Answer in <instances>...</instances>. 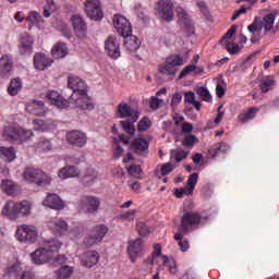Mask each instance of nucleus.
I'll list each match as a JSON object with an SVG mask.
<instances>
[{
	"instance_id": "f257e3e1",
	"label": "nucleus",
	"mask_w": 279,
	"mask_h": 279,
	"mask_svg": "<svg viewBox=\"0 0 279 279\" xmlns=\"http://www.w3.org/2000/svg\"><path fill=\"white\" fill-rule=\"evenodd\" d=\"M199 223H204V218L198 213L191 211L185 213L181 219V231L174 234L175 241H178L181 252H189L191 245L189 240H184L182 232H189L190 228H197Z\"/></svg>"
},
{
	"instance_id": "f03ea898",
	"label": "nucleus",
	"mask_w": 279,
	"mask_h": 279,
	"mask_svg": "<svg viewBox=\"0 0 279 279\" xmlns=\"http://www.w3.org/2000/svg\"><path fill=\"white\" fill-rule=\"evenodd\" d=\"M33 208L34 204L31 201H8L2 208V215L12 221H16L20 216L29 217Z\"/></svg>"
},
{
	"instance_id": "7ed1b4c3",
	"label": "nucleus",
	"mask_w": 279,
	"mask_h": 279,
	"mask_svg": "<svg viewBox=\"0 0 279 279\" xmlns=\"http://www.w3.org/2000/svg\"><path fill=\"white\" fill-rule=\"evenodd\" d=\"M276 19H278V11H271L262 20L259 16H255L253 23L248 25L247 29L251 34H260L264 29V34L267 35L271 29H274Z\"/></svg>"
},
{
	"instance_id": "20e7f679",
	"label": "nucleus",
	"mask_w": 279,
	"mask_h": 279,
	"mask_svg": "<svg viewBox=\"0 0 279 279\" xmlns=\"http://www.w3.org/2000/svg\"><path fill=\"white\" fill-rule=\"evenodd\" d=\"M40 236V231L38 227L34 225H19L15 231V239L20 243H28V245H34V243L38 242Z\"/></svg>"
},
{
	"instance_id": "39448f33",
	"label": "nucleus",
	"mask_w": 279,
	"mask_h": 279,
	"mask_svg": "<svg viewBox=\"0 0 279 279\" xmlns=\"http://www.w3.org/2000/svg\"><path fill=\"white\" fill-rule=\"evenodd\" d=\"M184 58L180 54H171L166 58V61L158 66V72L167 77H175L180 66H183Z\"/></svg>"
},
{
	"instance_id": "423d86ee",
	"label": "nucleus",
	"mask_w": 279,
	"mask_h": 279,
	"mask_svg": "<svg viewBox=\"0 0 279 279\" xmlns=\"http://www.w3.org/2000/svg\"><path fill=\"white\" fill-rule=\"evenodd\" d=\"M25 182L36 184V186H49L51 184V175L45 171L35 168H27L23 173Z\"/></svg>"
},
{
	"instance_id": "0eeeda50",
	"label": "nucleus",
	"mask_w": 279,
	"mask_h": 279,
	"mask_svg": "<svg viewBox=\"0 0 279 279\" xmlns=\"http://www.w3.org/2000/svg\"><path fill=\"white\" fill-rule=\"evenodd\" d=\"M155 14L159 21H166V23H171L175 19V13L173 12V1L171 0H159L155 4Z\"/></svg>"
},
{
	"instance_id": "6e6552de",
	"label": "nucleus",
	"mask_w": 279,
	"mask_h": 279,
	"mask_svg": "<svg viewBox=\"0 0 279 279\" xmlns=\"http://www.w3.org/2000/svg\"><path fill=\"white\" fill-rule=\"evenodd\" d=\"M106 234H108V227H106V225H98L90 230L89 234L86 235L83 243L86 247L99 245V243L104 241Z\"/></svg>"
},
{
	"instance_id": "1a4fd4ad",
	"label": "nucleus",
	"mask_w": 279,
	"mask_h": 279,
	"mask_svg": "<svg viewBox=\"0 0 279 279\" xmlns=\"http://www.w3.org/2000/svg\"><path fill=\"white\" fill-rule=\"evenodd\" d=\"M113 27L116 28V32L121 36L122 38H128V36H132V24H130V21L128 17L116 14L113 16Z\"/></svg>"
},
{
	"instance_id": "9d476101",
	"label": "nucleus",
	"mask_w": 279,
	"mask_h": 279,
	"mask_svg": "<svg viewBox=\"0 0 279 279\" xmlns=\"http://www.w3.org/2000/svg\"><path fill=\"white\" fill-rule=\"evenodd\" d=\"M177 16L179 19V25L187 36L195 34V26L191 21V15L182 7H177Z\"/></svg>"
},
{
	"instance_id": "9b49d317",
	"label": "nucleus",
	"mask_w": 279,
	"mask_h": 279,
	"mask_svg": "<svg viewBox=\"0 0 279 279\" xmlns=\"http://www.w3.org/2000/svg\"><path fill=\"white\" fill-rule=\"evenodd\" d=\"M117 112L120 119H130L131 123H136L141 117V111L138 109H132L128 102L119 104Z\"/></svg>"
},
{
	"instance_id": "f8f14e48",
	"label": "nucleus",
	"mask_w": 279,
	"mask_h": 279,
	"mask_svg": "<svg viewBox=\"0 0 279 279\" xmlns=\"http://www.w3.org/2000/svg\"><path fill=\"white\" fill-rule=\"evenodd\" d=\"M85 12L92 21H101V19H104L101 2L99 0H86Z\"/></svg>"
},
{
	"instance_id": "ddd939ff",
	"label": "nucleus",
	"mask_w": 279,
	"mask_h": 279,
	"mask_svg": "<svg viewBox=\"0 0 279 279\" xmlns=\"http://www.w3.org/2000/svg\"><path fill=\"white\" fill-rule=\"evenodd\" d=\"M17 49L21 56H32L34 53V37L28 33L20 35Z\"/></svg>"
},
{
	"instance_id": "4468645a",
	"label": "nucleus",
	"mask_w": 279,
	"mask_h": 279,
	"mask_svg": "<svg viewBox=\"0 0 279 279\" xmlns=\"http://www.w3.org/2000/svg\"><path fill=\"white\" fill-rule=\"evenodd\" d=\"M48 228L56 236L69 234V222L62 218H53L48 222Z\"/></svg>"
},
{
	"instance_id": "2eb2a0df",
	"label": "nucleus",
	"mask_w": 279,
	"mask_h": 279,
	"mask_svg": "<svg viewBox=\"0 0 279 279\" xmlns=\"http://www.w3.org/2000/svg\"><path fill=\"white\" fill-rule=\"evenodd\" d=\"M68 86L73 90L70 99H77V95L86 90V83L80 76L75 75L68 77Z\"/></svg>"
},
{
	"instance_id": "dca6fc26",
	"label": "nucleus",
	"mask_w": 279,
	"mask_h": 279,
	"mask_svg": "<svg viewBox=\"0 0 279 279\" xmlns=\"http://www.w3.org/2000/svg\"><path fill=\"white\" fill-rule=\"evenodd\" d=\"M126 252L131 262L136 263L141 254H143V240L137 238L129 241Z\"/></svg>"
},
{
	"instance_id": "f3484780",
	"label": "nucleus",
	"mask_w": 279,
	"mask_h": 279,
	"mask_svg": "<svg viewBox=\"0 0 279 279\" xmlns=\"http://www.w3.org/2000/svg\"><path fill=\"white\" fill-rule=\"evenodd\" d=\"M105 51L109 58H113V60L121 58V47L117 37L110 36L105 40Z\"/></svg>"
},
{
	"instance_id": "a211bd4d",
	"label": "nucleus",
	"mask_w": 279,
	"mask_h": 279,
	"mask_svg": "<svg viewBox=\"0 0 279 279\" xmlns=\"http://www.w3.org/2000/svg\"><path fill=\"white\" fill-rule=\"evenodd\" d=\"M70 105L74 106V108H80L81 110H93L94 108L86 89L85 92L78 93L76 99L70 98Z\"/></svg>"
},
{
	"instance_id": "6ab92c4d",
	"label": "nucleus",
	"mask_w": 279,
	"mask_h": 279,
	"mask_svg": "<svg viewBox=\"0 0 279 279\" xmlns=\"http://www.w3.org/2000/svg\"><path fill=\"white\" fill-rule=\"evenodd\" d=\"M46 97L52 106H56L60 110H64V108H69L70 106L69 100L64 99V96L60 95L57 90H49Z\"/></svg>"
},
{
	"instance_id": "aec40b11",
	"label": "nucleus",
	"mask_w": 279,
	"mask_h": 279,
	"mask_svg": "<svg viewBox=\"0 0 279 279\" xmlns=\"http://www.w3.org/2000/svg\"><path fill=\"white\" fill-rule=\"evenodd\" d=\"M66 141L75 147H84V145H86L88 141V137L85 133H82L80 131H71L66 133Z\"/></svg>"
},
{
	"instance_id": "412c9836",
	"label": "nucleus",
	"mask_w": 279,
	"mask_h": 279,
	"mask_svg": "<svg viewBox=\"0 0 279 279\" xmlns=\"http://www.w3.org/2000/svg\"><path fill=\"white\" fill-rule=\"evenodd\" d=\"M81 205L86 208L89 215H95L99 210V206H101V201L97 196H85L81 201Z\"/></svg>"
},
{
	"instance_id": "4be33fe9",
	"label": "nucleus",
	"mask_w": 279,
	"mask_h": 279,
	"mask_svg": "<svg viewBox=\"0 0 279 279\" xmlns=\"http://www.w3.org/2000/svg\"><path fill=\"white\" fill-rule=\"evenodd\" d=\"M26 23H28V29H44L45 28V21L43 20V15L36 11L29 12L28 16L26 17Z\"/></svg>"
},
{
	"instance_id": "5701e85b",
	"label": "nucleus",
	"mask_w": 279,
	"mask_h": 279,
	"mask_svg": "<svg viewBox=\"0 0 279 279\" xmlns=\"http://www.w3.org/2000/svg\"><path fill=\"white\" fill-rule=\"evenodd\" d=\"M43 206H46V208H52L53 210H62V208H64V202L60 199L58 194H48L43 201Z\"/></svg>"
},
{
	"instance_id": "b1692460",
	"label": "nucleus",
	"mask_w": 279,
	"mask_h": 279,
	"mask_svg": "<svg viewBox=\"0 0 279 279\" xmlns=\"http://www.w3.org/2000/svg\"><path fill=\"white\" fill-rule=\"evenodd\" d=\"M71 23L76 36L84 37L86 36V32H88V27L86 26V22L80 15H73L71 17Z\"/></svg>"
},
{
	"instance_id": "393cba45",
	"label": "nucleus",
	"mask_w": 279,
	"mask_h": 279,
	"mask_svg": "<svg viewBox=\"0 0 279 279\" xmlns=\"http://www.w3.org/2000/svg\"><path fill=\"white\" fill-rule=\"evenodd\" d=\"M17 132L19 125L7 123L2 126L1 136L4 141H9V143H14V141H16Z\"/></svg>"
},
{
	"instance_id": "a878e982",
	"label": "nucleus",
	"mask_w": 279,
	"mask_h": 279,
	"mask_svg": "<svg viewBox=\"0 0 279 279\" xmlns=\"http://www.w3.org/2000/svg\"><path fill=\"white\" fill-rule=\"evenodd\" d=\"M99 263V253L97 251H86L81 257L83 267H95Z\"/></svg>"
},
{
	"instance_id": "bb28decb",
	"label": "nucleus",
	"mask_w": 279,
	"mask_h": 279,
	"mask_svg": "<svg viewBox=\"0 0 279 279\" xmlns=\"http://www.w3.org/2000/svg\"><path fill=\"white\" fill-rule=\"evenodd\" d=\"M31 258L35 265H45L51 258L49 252L43 246L31 254Z\"/></svg>"
},
{
	"instance_id": "cd10ccee",
	"label": "nucleus",
	"mask_w": 279,
	"mask_h": 279,
	"mask_svg": "<svg viewBox=\"0 0 279 279\" xmlns=\"http://www.w3.org/2000/svg\"><path fill=\"white\" fill-rule=\"evenodd\" d=\"M26 110L36 117H45V114H47V107H45V102L40 100H33L26 106Z\"/></svg>"
},
{
	"instance_id": "c85d7f7f",
	"label": "nucleus",
	"mask_w": 279,
	"mask_h": 279,
	"mask_svg": "<svg viewBox=\"0 0 279 279\" xmlns=\"http://www.w3.org/2000/svg\"><path fill=\"white\" fill-rule=\"evenodd\" d=\"M12 57L10 54H2L0 58V75L3 78L10 77V72L12 71Z\"/></svg>"
},
{
	"instance_id": "c756f323",
	"label": "nucleus",
	"mask_w": 279,
	"mask_h": 279,
	"mask_svg": "<svg viewBox=\"0 0 279 279\" xmlns=\"http://www.w3.org/2000/svg\"><path fill=\"white\" fill-rule=\"evenodd\" d=\"M53 64V60L46 57L45 53H37L34 57V66L37 71H45V69H48V66H51Z\"/></svg>"
},
{
	"instance_id": "7c9ffc66",
	"label": "nucleus",
	"mask_w": 279,
	"mask_h": 279,
	"mask_svg": "<svg viewBox=\"0 0 279 279\" xmlns=\"http://www.w3.org/2000/svg\"><path fill=\"white\" fill-rule=\"evenodd\" d=\"M0 186L5 195H19V193H21V185L12 180H2Z\"/></svg>"
},
{
	"instance_id": "2f4dec72",
	"label": "nucleus",
	"mask_w": 279,
	"mask_h": 279,
	"mask_svg": "<svg viewBox=\"0 0 279 279\" xmlns=\"http://www.w3.org/2000/svg\"><path fill=\"white\" fill-rule=\"evenodd\" d=\"M51 53L52 57L57 60H62V58H66V56H69V47L66 46V44L58 41L53 45Z\"/></svg>"
},
{
	"instance_id": "473e14b6",
	"label": "nucleus",
	"mask_w": 279,
	"mask_h": 279,
	"mask_svg": "<svg viewBox=\"0 0 279 279\" xmlns=\"http://www.w3.org/2000/svg\"><path fill=\"white\" fill-rule=\"evenodd\" d=\"M162 95H167V88L162 87L159 89L155 96L150 98V108L151 110H158L159 108H162L165 106V99H162Z\"/></svg>"
},
{
	"instance_id": "72a5a7b5",
	"label": "nucleus",
	"mask_w": 279,
	"mask_h": 279,
	"mask_svg": "<svg viewBox=\"0 0 279 279\" xmlns=\"http://www.w3.org/2000/svg\"><path fill=\"white\" fill-rule=\"evenodd\" d=\"M80 170L74 166H65L58 171V178L60 180H69V178H77Z\"/></svg>"
},
{
	"instance_id": "f704fd0d",
	"label": "nucleus",
	"mask_w": 279,
	"mask_h": 279,
	"mask_svg": "<svg viewBox=\"0 0 279 279\" xmlns=\"http://www.w3.org/2000/svg\"><path fill=\"white\" fill-rule=\"evenodd\" d=\"M33 126L36 132H52V130H56V122L34 120Z\"/></svg>"
},
{
	"instance_id": "c9c22d12",
	"label": "nucleus",
	"mask_w": 279,
	"mask_h": 279,
	"mask_svg": "<svg viewBox=\"0 0 279 279\" xmlns=\"http://www.w3.org/2000/svg\"><path fill=\"white\" fill-rule=\"evenodd\" d=\"M124 38V47L126 51H130L131 53H134L141 49V40L136 36L129 35Z\"/></svg>"
},
{
	"instance_id": "e433bc0d",
	"label": "nucleus",
	"mask_w": 279,
	"mask_h": 279,
	"mask_svg": "<svg viewBox=\"0 0 279 279\" xmlns=\"http://www.w3.org/2000/svg\"><path fill=\"white\" fill-rule=\"evenodd\" d=\"M131 148L135 154H147V150L149 149V142L142 137L135 138Z\"/></svg>"
},
{
	"instance_id": "4c0bfd02",
	"label": "nucleus",
	"mask_w": 279,
	"mask_h": 279,
	"mask_svg": "<svg viewBox=\"0 0 279 279\" xmlns=\"http://www.w3.org/2000/svg\"><path fill=\"white\" fill-rule=\"evenodd\" d=\"M0 158L7 160V162H12L16 160V150H14V147L0 146Z\"/></svg>"
},
{
	"instance_id": "58836bf2",
	"label": "nucleus",
	"mask_w": 279,
	"mask_h": 279,
	"mask_svg": "<svg viewBox=\"0 0 279 279\" xmlns=\"http://www.w3.org/2000/svg\"><path fill=\"white\" fill-rule=\"evenodd\" d=\"M44 247L48 251V254H56L60 252V247H62V242L56 239L48 240L44 242Z\"/></svg>"
},
{
	"instance_id": "ea45409f",
	"label": "nucleus",
	"mask_w": 279,
	"mask_h": 279,
	"mask_svg": "<svg viewBox=\"0 0 279 279\" xmlns=\"http://www.w3.org/2000/svg\"><path fill=\"white\" fill-rule=\"evenodd\" d=\"M21 88H23V82L21 78H13L8 86V93L11 97H16Z\"/></svg>"
},
{
	"instance_id": "a19ab883",
	"label": "nucleus",
	"mask_w": 279,
	"mask_h": 279,
	"mask_svg": "<svg viewBox=\"0 0 279 279\" xmlns=\"http://www.w3.org/2000/svg\"><path fill=\"white\" fill-rule=\"evenodd\" d=\"M97 178H99V173H97L95 169L88 168L82 175V182H84V184H92V182H95Z\"/></svg>"
},
{
	"instance_id": "79ce46f5",
	"label": "nucleus",
	"mask_w": 279,
	"mask_h": 279,
	"mask_svg": "<svg viewBox=\"0 0 279 279\" xmlns=\"http://www.w3.org/2000/svg\"><path fill=\"white\" fill-rule=\"evenodd\" d=\"M33 136H34V132H32V130L17 126V135L15 141H20V143H25L29 141V138H32Z\"/></svg>"
},
{
	"instance_id": "37998d69",
	"label": "nucleus",
	"mask_w": 279,
	"mask_h": 279,
	"mask_svg": "<svg viewBox=\"0 0 279 279\" xmlns=\"http://www.w3.org/2000/svg\"><path fill=\"white\" fill-rule=\"evenodd\" d=\"M73 267L71 266H61L59 269L56 270V277L59 279H69L73 276Z\"/></svg>"
},
{
	"instance_id": "c03bdc74",
	"label": "nucleus",
	"mask_w": 279,
	"mask_h": 279,
	"mask_svg": "<svg viewBox=\"0 0 279 279\" xmlns=\"http://www.w3.org/2000/svg\"><path fill=\"white\" fill-rule=\"evenodd\" d=\"M71 241H80L82 239V235L84 234V229L80 226L69 227L68 233Z\"/></svg>"
},
{
	"instance_id": "a18cd8bd",
	"label": "nucleus",
	"mask_w": 279,
	"mask_h": 279,
	"mask_svg": "<svg viewBox=\"0 0 279 279\" xmlns=\"http://www.w3.org/2000/svg\"><path fill=\"white\" fill-rule=\"evenodd\" d=\"M276 86V81L274 76H266L260 82V88L263 93H269Z\"/></svg>"
},
{
	"instance_id": "49530a36",
	"label": "nucleus",
	"mask_w": 279,
	"mask_h": 279,
	"mask_svg": "<svg viewBox=\"0 0 279 279\" xmlns=\"http://www.w3.org/2000/svg\"><path fill=\"white\" fill-rule=\"evenodd\" d=\"M23 269H24L23 263H21V260H15L12 264H10L8 271L11 276L15 275V278H16L19 274H23V271H25Z\"/></svg>"
},
{
	"instance_id": "de8ad7c7",
	"label": "nucleus",
	"mask_w": 279,
	"mask_h": 279,
	"mask_svg": "<svg viewBox=\"0 0 279 279\" xmlns=\"http://www.w3.org/2000/svg\"><path fill=\"white\" fill-rule=\"evenodd\" d=\"M256 112H258V109L250 108L247 111L239 114V121L242 123H247V121H252V119L256 117Z\"/></svg>"
},
{
	"instance_id": "09e8293b",
	"label": "nucleus",
	"mask_w": 279,
	"mask_h": 279,
	"mask_svg": "<svg viewBox=\"0 0 279 279\" xmlns=\"http://www.w3.org/2000/svg\"><path fill=\"white\" fill-rule=\"evenodd\" d=\"M189 156V151L182 149V148H177L171 150V159L175 160V162H182Z\"/></svg>"
},
{
	"instance_id": "8fccbe9b",
	"label": "nucleus",
	"mask_w": 279,
	"mask_h": 279,
	"mask_svg": "<svg viewBox=\"0 0 279 279\" xmlns=\"http://www.w3.org/2000/svg\"><path fill=\"white\" fill-rule=\"evenodd\" d=\"M37 149L39 151H51L53 149V144L51 143V140L47 138H40L39 142L37 143Z\"/></svg>"
},
{
	"instance_id": "3c124183",
	"label": "nucleus",
	"mask_w": 279,
	"mask_h": 279,
	"mask_svg": "<svg viewBox=\"0 0 279 279\" xmlns=\"http://www.w3.org/2000/svg\"><path fill=\"white\" fill-rule=\"evenodd\" d=\"M163 265L168 268L170 274H178V265L175 264V259L169 258L167 256L163 257Z\"/></svg>"
},
{
	"instance_id": "603ef678",
	"label": "nucleus",
	"mask_w": 279,
	"mask_h": 279,
	"mask_svg": "<svg viewBox=\"0 0 279 279\" xmlns=\"http://www.w3.org/2000/svg\"><path fill=\"white\" fill-rule=\"evenodd\" d=\"M185 101L186 104H191L192 106H194V108H196V110H202V102L197 101L195 99V93L193 92H187L185 93Z\"/></svg>"
},
{
	"instance_id": "864d4df0",
	"label": "nucleus",
	"mask_w": 279,
	"mask_h": 279,
	"mask_svg": "<svg viewBox=\"0 0 279 279\" xmlns=\"http://www.w3.org/2000/svg\"><path fill=\"white\" fill-rule=\"evenodd\" d=\"M197 180H199V174L197 173H193L189 177L187 184L185 185L187 189V193H193V191H195Z\"/></svg>"
},
{
	"instance_id": "5fc2aeb1",
	"label": "nucleus",
	"mask_w": 279,
	"mask_h": 279,
	"mask_svg": "<svg viewBox=\"0 0 279 279\" xmlns=\"http://www.w3.org/2000/svg\"><path fill=\"white\" fill-rule=\"evenodd\" d=\"M196 143H199V140L193 134H185L182 142L184 147H194Z\"/></svg>"
},
{
	"instance_id": "6e6d98bb",
	"label": "nucleus",
	"mask_w": 279,
	"mask_h": 279,
	"mask_svg": "<svg viewBox=\"0 0 279 279\" xmlns=\"http://www.w3.org/2000/svg\"><path fill=\"white\" fill-rule=\"evenodd\" d=\"M197 95H199L201 99L203 101H213V96L210 95V92L206 87H198L196 90Z\"/></svg>"
},
{
	"instance_id": "4d7b16f0",
	"label": "nucleus",
	"mask_w": 279,
	"mask_h": 279,
	"mask_svg": "<svg viewBox=\"0 0 279 279\" xmlns=\"http://www.w3.org/2000/svg\"><path fill=\"white\" fill-rule=\"evenodd\" d=\"M57 7L53 0H48L45 8H44V16L49 19L51 16V12H56Z\"/></svg>"
},
{
	"instance_id": "13d9d810",
	"label": "nucleus",
	"mask_w": 279,
	"mask_h": 279,
	"mask_svg": "<svg viewBox=\"0 0 279 279\" xmlns=\"http://www.w3.org/2000/svg\"><path fill=\"white\" fill-rule=\"evenodd\" d=\"M174 169L175 166L171 162H167L157 167V170L161 171V175H169V173H171Z\"/></svg>"
},
{
	"instance_id": "bf43d9fd",
	"label": "nucleus",
	"mask_w": 279,
	"mask_h": 279,
	"mask_svg": "<svg viewBox=\"0 0 279 279\" xmlns=\"http://www.w3.org/2000/svg\"><path fill=\"white\" fill-rule=\"evenodd\" d=\"M149 128H151V121L149 120V118H143L137 124V130L140 132H145L149 130Z\"/></svg>"
},
{
	"instance_id": "052dcab7",
	"label": "nucleus",
	"mask_w": 279,
	"mask_h": 279,
	"mask_svg": "<svg viewBox=\"0 0 279 279\" xmlns=\"http://www.w3.org/2000/svg\"><path fill=\"white\" fill-rule=\"evenodd\" d=\"M121 125H122L124 132H128V134H130V136H134V134L136 132L134 124H132L131 122H128V121H121Z\"/></svg>"
},
{
	"instance_id": "680f3d73",
	"label": "nucleus",
	"mask_w": 279,
	"mask_h": 279,
	"mask_svg": "<svg viewBox=\"0 0 279 279\" xmlns=\"http://www.w3.org/2000/svg\"><path fill=\"white\" fill-rule=\"evenodd\" d=\"M195 64L186 65L181 73L179 74L178 80H182L183 77H186V75H191V73L194 74Z\"/></svg>"
},
{
	"instance_id": "e2e57ef3",
	"label": "nucleus",
	"mask_w": 279,
	"mask_h": 279,
	"mask_svg": "<svg viewBox=\"0 0 279 279\" xmlns=\"http://www.w3.org/2000/svg\"><path fill=\"white\" fill-rule=\"evenodd\" d=\"M134 217H136V210H130L120 215L122 221H134Z\"/></svg>"
},
{
	"instance_id": "0e129e2a",
	"label": "nucleus",
	"mask_w": 279,
	"mask_h": 279,
	"mask_svg": "<svg viewBox=\"0 0 279 279\" xmlns=\"http://www.w3.org/2000/svg\"><path fill=\"white\" fill-rule=\"evenodd\" d=\"M137 231L141 234V236H147V234H149V227H147V225H145V222H138Z\"/></svg>"
},
{
	"instance_id": "69168bd1",
	"label": "nucleus",
	"mask_w": 279,
	"mask_h": 279,
	"mask_svg": "<svg viewBox=\"0 0 279 279\" xmlns=\"http://www.w3.org/2000/svg\"><path fill=\"white\" fill-rule=\"evenodd\" d=\"M234 34H236V26H231L227 34L222 37L221 43H228V40H230V38H232L234 36Z\"/></svg>"
},
{
	"instance_id": "338daca9",
	"label": "nucleus",
	"mask_w": 279,
	"mask_h": 279,
	"mask_svg": "<svg viewBox=\"0 0 279 279\" xmlns=\"http://www.w3.org/2000/svg\"><path fill=\"white\" fill-rule=\"evenodd\" d=\"M223 45H226L227 51H229V53H232V54L239 53V50L241 49V48H239V45L232 44L230 41H227Z\"/></svg>"
},
{
	"instance_id": "774afa93",
	"label": "nucleus",
	"mask_w": 279,
	"mask_h": 279,
	"mask_svg": "<svg viewBox=\"0 0 279 279\" xmlns=\"http://www.w3.org/2000/svg\"><path fill=\"white\" fill-rule=\"evenodd\" d=\"M34 278H35V275L31 270H24L23 272L17 274L15 277V279H34Z\"/></svg>"
}]
</instances>
